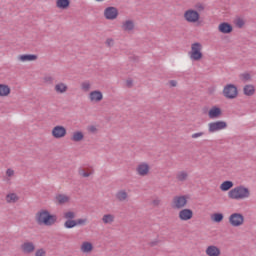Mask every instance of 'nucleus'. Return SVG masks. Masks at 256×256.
I'll return each mask as SVG.
<instances>
[{"label":"nucleus","mask_w":256,"mask_h":256,"mask_svg":"<svg viewBox=\"0 0 256 256\" xmlns=\"http://www.w3.org/2000/svg\"><path fill=\"white\" fill-rule=\"evenodd\" d=\"M35 221L38 225L51 227L57 223V215L51 214L49 210L42 209L36 213Z\"/></svg>","instance_id":"1"},{"label":"nucleus","mask_w":256,"mask_h":256,"mask_svg":"<svg viewBox=\"0 0 256 256\" xmlns=\"http://www.w3.org/2000/svg\"><path fill=\"white\" fill-rule=\"evenodd\" d=\"M228 197L232 201H244V199L251 197V190L244 185H239L229 190Z\"/></svg>","instance_id":"2"},{"label":"nucleus","mask_w":256,"mask_h":256,"mask_svg":"<svg viewBox=\"0 0 256 256\" xmlns=\"http://www.w3.org/2000/svg\"><path fill=\"white\" fill-rule=\"evenodd\" d=\"M188 55L191 61H201L203 59V44L199 42L192 43Z\"/></svg>","instance_id":"3"},{"label":"nucleus","mask_w":256,"mask_h":256,"mask_svg":"<svg viewBox=\"0 0 256 256\" xmlns=\"http://www.w3.org/2000/svg\"><path fill=\"white\" fill-rule=\"evenodd\" d=\"M228 223L231 227H242L245 225V216L239 212H234L228 217Z\"/></svg>","instance_id":"4"},{"label":"nucleus","mask_w":256,"mask_h":256,"mask_svg":"<svg viewBox=\"0 0 256 256\" xmlns=\"http://www.w3.org/2000/svg\"><path fill=\"white\" fill-rule=\"evenodd\" d=\"M187 196H175L171 201L172 209H185L187 207Z\"/></svg>","instance_id":"5"},{"label":"nucleus","mask_w":256,"mask_h":256,"mask_svg":"<svg viewBox=\"0 0 256 256\" xmlns=\"http://www.w3.org/2000/svg\"><path fill=\"white\" fill-rule=\"evenodd\" d=\"M184 19L187 23H199V19H201V15L199 12L193 9H188L184 12Z\"/></svg>","instance_id":"6"},{"label":"nucleus","mask_w":256,"mask_h":256,"mask_svg":"<svg viewBox=\"0 0 256 256\" xmlns=\"http://www.w3.org/2000/svg\"><path fill=\"white\" fill-rule=\"evenodd\" d=\"M223 95L226 99H236L239 92L237 90V86L233 84H227L223 89Z\"/></svg>","instance_id":"7"},{"label":"nucleus","mask_w":256,"mask_h":256,"mask_svg":"<svg viewBox=\"0 0 256 256\" xmlns=\"http://www.w3.org/2000/svg\"><path fill=\"white\" fill-rule=\"evenodd\" d=\"M51 135L54 139H63L67 136V128L61 125L54 126L51 130Z\"/></svg>","instance_id":"8"},{"label":"nucleus","mask_w":256,"mask_h":256,"mask_svg":"<svg viewBox=\"0 0 256 256\" xmlns=\"http://www.w3.org/2000/svg\"><path fill=\"white\" fill-rule=\"evenodd\" d=\"M151 172V166L147 162H141L136 166V174L139 177H147Z\"/></svg>","instance_id":"9"},{"label":"nucleus","mask_w":256,"mask_h":256,"mask_svg":"<svg viewBox=\"0 0 256 256\" xmlns=\"http://www.w3.org/2000/svg\"><path fill=\"white\" fill-rule=\"evenodd\" d=\"M104 17L107 21H115L119 17V10L116 7L109 6L104 9Z\"/></svg>","instance_id":"10"},{"label":"nucleus","mask_w":256,"mask_h":256,"mask_svg":"<svg viewBox=\"0 0 256 256\" xmlns=\"http://www.w3.org/2000/svg\"><path fill=\"white\" fill-rule=\"evenodd\" d=\"M227 127V122L225 121H215L208 124L209 133H217L218 131H223Z\"/></svg>","instance_id":"11"},{"label":"nucleus","mask_w":256,"mask_h":256,"mask_svg":"<svg viewBox=\"0 0 256 256\" xmlns=\"http://www.w3.org/2000/svg\"><path fill=\"white\" fill-rule=\"evenodd\" d=\"M179 221H191L193 219V210L189 208H182L178 212Z\"/></svg>","instance_id":"12"},{"label":"nucleus","mask_w":256,"mask_h":256,"mask_svg":"<svg viewBox=\"0 0 256 256\" xmlns=\"http://www.w3.org/2000/svg\"><path fill=\"white\" fill-rule=\"evenodd\" d=\"M20 249L24 255H31V253H35V243L25 241L20 245Z\"/></svg>","instance_id":"13"},{"label":"nucleus","mask_w":256,"mask_h":256,"mask_svg":"<svg viewBox=\"0 0 256 256\" xmlns=\"http://www.w3.org/2000/svg\"><path fill=\"white\" fill-rule=\"evenodd\" d=\"M90 103H101L103 101V92L101 90L91 91L88 95Z\"/></svg>","instance_id":"14"},{"label":"nucleus","mask_w":256,"mask_h":256,"mask_svg":"<svg viewBox=\"0 0 256 256\" xmlns=\"http://www.w3.org/2000/svg\"><path fill=\"white\" fill-rule=\"evenodd\" d=\"M121 29L126 33H133L135 31V21L131 19L123 21L121 25Z\"/></svg>","instance_id":"15"},{"label":"nucleus","mask_w":256,"mask_h":256,"mask_svg":"<svg viewBox=\"0 0 256 256\" xmlns=\"http://www.w3.org/2000/svg\"><path fill=\"white\" fill-rule=\"evenodd\" d=\"M218 31L223 35H229V33H233V25L228 22H221L218 25Z\"/></svg>","instance_id":"16"},{"label":"nucleus","mask_w":256,"mask_h":256,"mask_svg":"<svg viewBox=\"0 0 256 256\" xmlns=\"http://www.w3.org/2000/svg\"><path fill=\"white\" fill-rule=\"evenodd\" d=\"M37 59H39L37 54H21L17 57V60L20 61V63H29L32 61H37Z\"/></svg>","instance_id":"17"},{"label":"nucleus","mask_w":256,"mask_h":256,"mask_svg":"<svg viewBox=\"0 0 256 256\" xmlns=\"http://www.w3.org/2000/svg\"><path fill=\"white\" fill-rule=\"evenodd\" d=\"M54 91L58 95H65L69 91V86L65 82H58L54 86Z\"/></svg>","instance_id":"18"},{"label":"nucleus","mask_w":256,"mask_h":256,"mask_svg":"<svg viewBox=\"0 0 256 256\" xmlns=\"http://www.w3.org/2000/svg\"><path fill=\"white\" fill-rule=\"evenodd\" d=\"M221 115H223V111L221 110V108H219L217 106L211 107L208 111L209 119H219V117H221Z\"/></svg>","instance_id":"19"},{"label":"nucleus","mask_w":256,"mask_h":256,"mask_svg":"<svg viewBox=\"0 0 256 256\" xmlns=\"http://www.w3.org/2000/svg\"><path fill=\"white\" fill-rule=\"evenodd\" d=\"M93 249H94L93 243H91L89 241H84L80 245V251H81V253H84V255H89V254L93 253Z\"/></svg>","instance_id":"20"},{"label":"nucleus","mask_w":256,"mask_h":256,"mask_svg":"<svg viewBox=\"0 0 256 256\" xmlns=\"http://www.w3.org/2000/svg\"><path fill=\"white\" fill-rule=\"evenodd\" d=\"M205 253L207 256H221V248L216 245H210L206 248Z\"/></svg>","instance_id":"21"},{"label":"nucleus","mask_w":256,"mask_h":256,"mask_svg":"<svg viewBox=\"0 0 256 256\" xmlns=\"http://www.w3.org/2000/svg\"><path fill=\"white\" fill-rule=\"evenodd\" d=\"M93 173H95V170L93 169V167H85V168H80L78 170V174L80 175V177H91V175H93Z\"/></svg>","instance_id":"22"},{"label":"nucleus","mask_w":256,"mask_h":256,"mask_svg":"<svg viewBox=\"0 0 256 256\" xmlns=\"http://www.w3.org/2000/svg\"><path fill=\"white\" fill-rule=\"evenodd\" d=\"M85 139V134L81 131H74L70 137V140L74 143H80Z\"/></svg>","instance_id":"23"},{"label":"nucleus","mask_w":256,"mask_h":256,"mask_svg":"<svg viewBox=\"0 0 256 256\" xmlns=\"http://www.w3.org/2000/svg\"><path fill=\"white\" fill-rule=\"evenodd\" d=\"M55 201L58 205H65V203H69L71 201V197L65 194H58L55 196Z\"/></svg>","instance_id":"24"},{"label":"nucleus","mask_w":256,"mask_h":256,"mask_svg":"<svg viewBox=\"0 0 256 256\" xmlns=\"http://www.w3.org/2000/svg\"><path fill=\"white\" fill-rule=\"evenodd\" d=\"M11 95V86L8 84H0V97H9Z\"/></svg>","instance_id":"25"},{"label":"nucleus","mask_w":256,"mask_h":256,"mask_svg":"<svg viewBox=\"0 0 256 256\" xmlns=\"http://www.w3.org/2000/svg\"><path fill=\"white\" fill-rule=\"evenodd\" d=\"M69 5H71V0H56L57 9H61L62 11L69 9Z\"/></svg>","instance_id":"26"},{"label":"nucleus","mask_w":256,"mask_h":256,"mask_svg":"<svg viewBox=\"0 0 256 256\" xmlns=\"http://www.w3.org/2000/svg\"><path fill=\"white\" fill-rule=\"evenodd\" d=\"M115 221V215L113 214H105L102 217V223H104V225H111V223H113Z\"/></svg>","instance_id":"27"},{"label":"nucleus","mask_w":256,"mask_h":256,"mask_svg":"<svg viewBox=\"0 0 256 256\" xmlns=\"http://www.w3.org/2000/svg\"><path fill=\"white\" fill-rule=\"evenodd\" d=\"M116 199L118 201H127L129 199V194H127V191L120 190L116 193Z\"/></svg>","instance_id":"28"},{"label":"nucleus","mask_w":256,"mask_h":256,"mask_svg":"<svg viewBox=\"0 0 256 256\" xmlns=\"http://www.w3.org/2000/svg\"><path fill=\"white\" fill-rule=\"evenodd\" d=\"M230 189H233V181H224L220 184V190L222 191H229Z\"/></svg>","instance_id":"29"},{"label":"nucleus","mask_w":256,"mask_h":256,"mask_svg":"<svg viewBox=\"0 0 256 256\" xmlns=\"http://www.w3.org/2000/svg\"><path fill=\"white\" fill-rule=\"evenodd\" d=\"M17 201H19V196L16 193H8L6 195V202L17 203Z\"/></svg>","instance_id":"30"},{"label":"nucleus","mask_w":256,"mask_h":256,"mask_svg":"<svg viewBox=\"0 0 256 256\" xmlns=\"http://www.w3.org/2000/svg\"><path fill=\"white\" fill-rule=\"evenodd\" d=\"M225 216H223V213H214L211 215V221L214 223H221L223 221Z\"/></svg>","instance_id":"31"},{"label":"nucleus","mask_w":256,"mask_h":256,"mask_svg":"<svg viewBox=\"0 0 256 256\" xmlns=\"http://www.w3.org/2000/svg\"><path fill=\"white\" fill-rule=\"evenodd\" d=\"M254 93H255V87L253 85H246L244 87V95L251 96V95H254Z\"/></svg>","instance_id":"32"},{"label":"nucleus","mask_w":256,"mask_h":256,"mask_svg":"<svg viewBox=\"0 0 256 256\" xmlns=\"http://www.w3.org/2000/svg\"><path fill=\"white\" fill-rule=\"evenodd\" d=\"M5 175H6V179H8V181H11V179L15 177V169L8 168L5 172Z\"/></svg>","instance_id":"33"},{"label":"nucleus","mask_w":256,"mask_h":256,"mask_svg":"<svg viewBox=\"0 0 256 256\" xmlns=\"http://www.w3.org/2000/svg\"><path fill=\"white\" fill-rule=\"evenodd\" d=\"M64 227L66 229H73V227H77V221L76 220H67L64 223Z\"/></svg>","instance_id":"34"},{"label":"nucleus","mask_w":256,"mask_h":256,"mask_svg":"<svg viewBox=\"0 0 256 256\" xmlns=\"http://www.w3.org/2000/svg\"><path fill=\"white\" fill-rule=\"evenodd\" d=\"M187 177H188L187 172L181 171V172H179V173L177 174L176 179H177L178 181H187Z\"/></svg>","instance_id":"35"},{"label":"nucleus","mask_w":256,"mask_h":256,"mask_svg":"<svg viewBox=\"0 0 256 256\" xmlns=\"http://www.w3.org/2000/svg\"><path fill=\"white\" fill-rule=\"evenodd\" d=\"M194 9H196L195 11H197V13H201V12L205 11V4H203L201 2H197L194 5Z\"/></svg>","instance_id":"36"},{"label":"nucleus","mask_w":256,"mask_h":256,"mask_svg":"<svg viewBox=\"0 0 256 256\" xmlns=\"http://www.w3.org/2000/svg\"><path fill=\"white\" fill-rule=\"evenodd\" d=\"M234 24L236 25V27L241 29V28L245 27V20L243 18H236L234 21Z\"/></svg>","instance_id":"37"},{"label":"nucleus","mask_w":256,"mask_h":256,"mask_svg":"<svg viewBox=\"0 0 256 256\" xmlns=\"http://www.w3.org/2000/svg\"><path fill=\"white\" fill-rule=\"evenodd\" d=\"M63 217H64V219H67L68 221L73 220V219H75V212L66 211V212H64Z\"/></svg>","instance_id":"38"},{"label":"nucleus","mask_w":256,"mask_h":256,"mask_svg":"<svg viewBox=\"0 0 256 256\" xmlns=\"http://www.w3.org/2000/svg\"><path fill=\"white\" fill-rule=\"evenodd\" d=\"M81 89H82V91H85V92L91 91V82H88V81L82 82Z\"/></svg>","instance_id":"39"},{"label":"nucleus","mask_w":256,"mask_h":256,"mask_svg":"<svg viewBox=\"0 0 256 256\" xmlns=\"http://www.w3.org/2000/svg\"><path fill=\"white\" fill-rule=\"evenodd\" d=\"M34 256H47V250L45 248H38L35 251Z\"/></svg>","instance_id":"40"},{"label":"nucleus","mask_w":256,"mask_h":256,"mask_svg":"<svg viewBox=\"0 0 256 256\" xmlns=\"http://www.w3.org/2000/svg\"><path fill=\"white\" fill-rule=\"evenodd\" d=\"M203 135H205V132H196V133H193V134L191 135V137H192L193 139H199V138L203 137Z\"/></svg>","instance_id":"41"},{"label":"nucleus","mask_w":256,"mask_h":256,"mask_svg":"<svg viewBox=\"0 0 256 256\" xmlns=\"http://www.w3.org/2000/svg\"><path fill=\"white\" fill-rule=\"evenodd\" d=\"M242 81H250L251 80V74L249 73H244L241 75Z\"/></svg>","instance_id":"42"},{"label":"nucleus","mask_w":256,"mask_h":256,"mask_svg":"<svg viewBox=\"0 0 256 256\" xmlns=\"http://www.w3.org/2000/svg\"><path fill=\"white\" fill-rule=\"evenodd\" d=\"M77 225H87V218H80L76 220Z\"/></svg>","instance_id":"43"},{"label":"nucleus","mask_w":256,"mask_h":256,"mask_svg":"<svg viewBox=\"0 0 256 256\" xmlns=\"http://www.w3.org/2000/svg\"><path fill=\"white\" fill-rule=\"evenodd\" d=\"M43 83H53V78L51 76H45L43 78Z\"/></svg>","instance_id":"44"},{"label":"nucleus","mask_w":256,"mask_h":256,"mask_svg":"<svg viewBox=\"0 0 256 256\" xmlns=\"http://www.w3.org/2000/svg\"><path fill=\"white\" fill-rule=\"evenodd\" d=\"M170 87H177V81L176 80H170L169 82Z\"/></svg>","instance_id":"45"},{"label":"nucleus","mask_w":256,"mask_h":256,"mask_svg":"<svg viewBox=\"0 0 256 256\" xmlns=\"http://www.w3.org/2000/svg\"><path fill=\"white\" fill-rule=\"evenodd\" d=\"M106 45H108V47H111V45H113V39H111V38L107 39Z\"/></svg>","instance_id":"46"},{"label":"nucleus","mask_w":256,"mask_h":256,"mask_svg":"<svg viewBox=\"0 0 256 256\" xmlns=\"http://www.w3.org/2000/svg\"><path fill=\"white\" fill-rule=\"evenodd\" d=\"M132 84H133V82H132L131 80H128V81H127L128 87H131Z\"/></svg>","instance_id":"47"},{"label":"nucleus","mask_w":256,"mask_h":256,"mask_svg":"<svg viewBox=\"0 0 256 256\" xmlns=\"http://www.w3.org/2000/svg\"><path fill=\"white\" fill-rule=\"evenodd\" d=\"M95 1L102 2V1H105V0H95Z\"/></svg>","instance_id":"48"}]
</instances>
